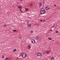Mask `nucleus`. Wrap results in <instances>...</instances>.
Instances as JSON below:
<instances>
[{"instance_id":"obj_1","label":"nucleus","mask_w":60,"mask_h":60,"mask_svg":"<svg viewBox=\"0 0 60 60\" xmlns=\"http://www.w3.org/2000/svg\"><path fill=\"white\" fill-rule=\"evenodd\" d=\"M41 14H44L45 13V11L44 9L43 8L41 9Z\"/></svg>"},{"instance_id":"obj_2","label":"nucleus","mask_w":60,"mask_h":60,"mask_svg":"<svg viewBox=\"0 0 60 60\" xmlns=\"http://www.w3.org/2000/svg\"><path fill=\"white\" fill-rule=\"evenodd\" d=\"M37 56H41L42 55V54L40 52H39L37 53Z\"/></svg>"},{"instance_id":"obj_3","label":"nucleus","mask_w":60,"mask_h":60,"mask_svg":"<svg viewBox=\"0 0 60 60\" xmlns=\"http://www.w3.org/2000/svg\"><path fill=\"white\" fill-rule=\"evenodd\" d=\"M31 43L33 44H34L35 43V41L34 39H31Z\"/></svg>"},{"instance_id":"obj_4","label":"nucleus","mask_w":60,"mask_h":60,"mask_svg":"<svg viewBox=\"0 0 60 60\" xmlns=\"http://www.w3.org/2000/svg\"><path fill=\"white\" fill-rule=\"evenodd\" d=\"M26 56V55L25 53H23L22 54V57L23 58H25Z\"/></svg>"},{"instance_id":"obj_5","label":"nucleus","mask_w":60,"mask_h":60,"mask_svg":"<svg viewBox=\"0 0 60 60\" xmlns=\"http://www.w3.org/2000/svg\"><path fill=\"white\" fill-rule=\"evenodd\" d=\"M18 8H20V10L21 11V12H22V7H21L20 6H18Z\"/></svg>"},{"instance_id":"obj_6","label":"nucleus","mask_w":60,"mask_h":60,"mask_svg":"<svg viewBox=\"0 0 60 60\" xmlns=\"http://www.w3.org/2000/svg\"><path fill=\"white\" fill-rule=\"evenodd\" d=\"M46 10H50V8L49 6H47L46 8Z\"/></svg>"},{"instance_id":"obj_7","label":"nucleus","mask_w":60,"mask_h":60,"mask_svg":"<svg viewBox=\"0 0 60 60\" xmlns=\"http://www.w3.org/2000/svg\"><path fill=\"white\" fill-rule=\"evenodd\" d=\"M28 49H30L31 48V46L30 45H29L28 46Z\"/></svg>"},{"instance_id":"obj_8","label":"nucleus","mask_w":60,"mask_h":60,"mask_svg":"<svg viewBox=\"0 0 60 60\" xmlns=\"http://www.w3.org/2000/svg\"><path fill=\"white\" fill-rule=\"evenodd\" d=\"M45 53L47 54H49V51H45Z\"/></svg>"},{"instance_id":"obj_9","label":"nucleus","mask_w":60,"mask_h":60,"mask_svg":"<svg viewBox=\"0 0 60 60\" xmlns=\"http://www.w3.org/2000/svg\"><path fill=\"white\" fill-rule=\"evenodd\" d=\"M35 38V39H36L37 40H38V39H39V37H38V36H36Z\"/></svg>"},{"instance_id":"obj_10","label":"nucleus","mask_w":60,"mask_h":60,"mask_svg":"<svg viewBox=\"0 0 60 60\" xmlns=\"http://www.w3.org/2000/svg\"><path fill=\"white\" fill-rule=\"evenodd\" d=\"M27 26H28V27H30V26H31V25L30 24H28Z\"/></svg>"},{"instance_id":"obj_11","label":"nucleus","mask_w":60,"mask_h":60,"mask_svg":"<svg viewBox=\"0 0 60 60\" xmlns=\"http://www.w3.org/2000/svg\"><path fill=\"white\" fill-rule=\"evenodd\" d=\"M54 58L53 57H52L51 58V60H54Z\"/></svg>"},{"instance_id":"obj_12","label":"nucleus","mask_w":60,"mask_h":60,"mask_svg":"<svg viewBox=\"0 0 60 60\" xmlns=\"http://www.w3.org/2000/svg\"><path fill=\"white\" fill-rule=\"evenodd\" d=\"M39 6H41V2H40L39 3Z\"/></svg>"},{"instance_id":"obj_13","label":"nucleus","mask_w":60,"mask_h":60,"mask_svg":"<svg viewBox=\"0 0 60 60\" xmlns=\"http://www.w3.org/2000/svg\"><path fill=\"white\" fill-rule=\"evenodd\" d=\"M56 34H58V31L56 30Z\"/></svg>"},{"instance_id":"obj_14","label":"nucleus","mask_w":60,"mask_h":60,"mask_svg":"<svg viewBox=\"0 0 60 60\" xmlns=\"http://www.w3.org/2000/svg\"><path fill=\"white\" fill-rule=\"evenodd\" d=\"M55 26V25H53L52 26V28H53L54 26Z\"/></svg>"},{"instance_id":"obj_15","label":"nucleus","mask_w":60,"mask_h":60,"mask_svg":"<svg viewBox=\"0 0 60 60\" xmlns=\"http://www.w3.org/2000/svg\"><path fill=\"white\" fill-rule=\"evenodd\" d=\"M49 40H51V38H48Z\"/></svg>"},{"instance_id":"obj_16","label":"nucleus","mask_w":60,"mask_h":60,"mask_svg":"<svg viewBox=\"0 0 60 60\" xmlns=\"http://www.w3.org/2000/svg\"><path fill=\"white\" fill-rule=\"evenodd\" d=\"M25 10L26 11H28V8H26L25 9Z\"/></svg>"},{"instance_id":"obj_17","label":"nucleus","mask_w":60,"mask_h":60,"mask_svg":"<svg viewBox=\"0 0 60 60\" xmlns=\"http://www.w3.org/2000/svg\"><path fill=\"white\" fill-rule=\"evenodd\" d=\"M5 60H9V59L8 58H6L5 59Z\"/></svg>"},{"instance_id":"obj_18","label":"nucleus","mask_w":60,"mask_h":60,"mask_svg":"<svg viewBox=\"0 0 60 60\" xmlns=\"http://www.w3.org/2000/svg\"><path fill=\"white\" fill-rule=\"evenodd\" d=\"M6 26H7V25H6V24H4V27H6Z\"/></svg>"},{"instance_id":"obj_19","label":"nucleus","mask_w":60,"mask_h":60,"mask_svg":"<svg viewBox=\"0 0 60 60\" xmlns=\"http://www.w3.org/2000/svg\"><path fill=\"white\" fill-rule=\"evenodd\" d=\"M46 21V20H44L43 21V22H45Z\"/></svg>"},{"instance_id":"obj_20","label":"nucleus","mask_w":60,"mask_h":60,"mask_svg":"<svg viewBox=\"0 0 60 60\" xmlns=\"http://www.w3.org/2000/svg\"><path fill=\"white\" fill-rule=\"evenodd\" d=\"M16 51V49H15L13 50V51L14 52Z\"/></svg>"},{"instance_id":"obj_21","label":"nucleus","mask_w":60,"mask_h":60,"mask_svg":"<svg viewBox=\"0 0 60 60\" xmlns=\"http://www.w3.org/2000/svg\"><path fill=\"white\" fill-rule=\"evenodd\" d=\"M31 34H33L34 33V31H31Z\"/></svg>"},{"instance_id":"obj_22","label":"nucleus","mask_w":60,"mask_h":60,"mask_svg":"<svg viewBox=\"0 0 60 60\" xmlns=\"http://www.w3.org/2000/svg\"><path fill=\"white\" fill-rule=\"evenodd\" d=\"M15 31H17L16 30H13V32H15Z\"/></svg>"},{"instance_id":"obj_23","label":"nucleus","mask_w":60,"mask_h":60,"mask_svg":"<svg viewBox=\"0 0 60 60\" xmlns=\"http://www.w3.org/2000/svg\"><path fill=\"white\" fill-rule=\"evenodd\" d=\"M40 21L41 22H42V20L41 19Z\"/></svg>"},{"instance_id":"obj_24","label":"nucleus","mask_w":60,"mask_h":60,"mask_svg":"<svg viewBox=\"0 0 60 60\" xmlns=\"http://www.w3.org/2000/svg\"><path fill=\"white\" fill-rule=\"evenodd\" d=\"M4 56H2V57L3 58H4Z\"/></svg>"},{"instance_id":"obj_25","label":"nucleus","mask_w":60,"mask_h":60,"mask_svg":"<svg viewBox=\"0 0 60 60\" xmlns=\"http://www.w3.org/2000/svg\"><path fill=\"white\" fill-rule=\"evenodd\" d=\"M32 5H33V4H30V5H31V6H32Z\"/></svg>"},{"instance_id":"obj_26","label":"nucleus","mask_w":60,"mask_h":60,"mask_svg":"<svg viewBox=\"0 0 60 60\" xmlns=\"http://www.w3.org/2000/svg\"><path fill=\"white\" fill-rule=\"evenodd\" d=\"M56 5H54V6L56 7Z\"/></svg>"},{"instance_id":"obj_27","label":"nucleus","mask_w":60,"mask_h":60,"mask_svg":"<svg viewBox=\"0 0 60 60\" xmlns=\"http://www.w3.org/2000/svg\"><path fill=\"white\" fill-rule=\"evenodd\" d=\"M21 37H20L19 38V39H21Z\"/></svg>"},{"instance_id":"obj_28","label":"nucleus","mask_w":60,"mask_h":60,"mask_svg":"<svg viewBox=\"0 0 60 60\" xmlns=\"http://www.w3.org/2000/svg\"><path fill=\"white\" fill-rule=\"evenodd\" d=\"M20 0V1L21 2V1H22V0Z\"/></svg>"},{"instance_id":"obj_29","label":"nucleus","mask_w":60,"mask_h":60,"mask_svg":"<svg viewBox=\"0 0 60 60\" xmlns=\"http://www.w3.org/2000/svg\"><path fill=\"white\" fill-rule=\"evenodd\" d=\"M50 31H52V30H50Z\"/></svg>"}]
</instances>
